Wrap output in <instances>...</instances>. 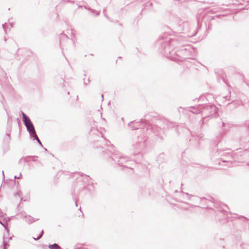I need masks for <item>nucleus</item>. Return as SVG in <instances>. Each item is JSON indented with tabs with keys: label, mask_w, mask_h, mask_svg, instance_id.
Listing matches in <instances>:
<instances>
[{
	"label": "nucleus",
	"mask_w": 249,
	"mask_h": 249,
	"mask_svg": "<svg viewBox=\"0 0 249 249\" xmlns=\"http://www.w3.org/2000/svg\"><path fill=\"white\" fill-rule=\"evenodd\" d=\"M5 25H6V23L2 24V27H3V29H4V31L6 32V29H5Z\"/></svg>",
	"instance_id": "obj_9"
},
{
	"label": "nucleus",
	"mask_w": 249,
	"mask_h": 249,
	"mask_svg": "<svg viewBox=\"0 0 249 249\" xmlns=\"http://www.w3.org/2000/svg\"><path fill=\"white\" fill-rule=\"evenodd\" d=\"M75 204H76V206H77V202H75Z\"/></svg>",
	"instance_id": "obj_14"
},
{
	"label": "nucleus",
	"mask_w": 249,
	"mask_h": 249,
	"mask_svg": "<svg viewBox=\"0 0 249 249\" xmlns=\"http://www.w3.org/2000/svg\"><path fill=\"white\" fill-rule=\"evenodd\" d=\"M12 240V237H4L3 238V246L4 249H6L10 246V242Z\"/></svg>",
	"instance_id": "obj_4"
},
{
	"label": "nucleus",
	"mask_w": 249,
	"mask_h": 249,
	"mask_svg": "<svg viewBox=\"0 0 249 249\" xmlns=\"http://www.w3.org/2000/svg\"><path fill=\"white\" fill-rule=\"evenodd\" d=\"M25 220L28 224H31L36 221V219L29 215L25 216Z\"/></svg>",
	"instance_id": "obj_5"
},
{
	"label": "nucleus",
	"mask_w": 249,
	"mask_h": 249,
	"mask_svg": "<svg viewBox=\"0 0 249 249\" xmlns=\"http://www.w3.org/2000/svg\"><path fill=\"white\" fill-rule=\"evenodd\" d=\"M43 231H42L41 232V234L39 235V236H38L37 238H34V239L35 240H38L43 235Z\"/></svg>",
	"instance_id": "obj_8"
},
{
	"label": "nucleus",
	"mask_w": 249,
	"mask_h": 249,
	"mask_svg": "<svg viewBox=\"0 0 249 249\" xmlns=\"http://www.w3.org/2000/svg\"><path fill=\"white\" fill-rule=\"evenodd\" d=\"M20 177H18L17 176H15V178H19Z\"/></svg>",
	"instance_id": "obj_12"
},
{
	"label": "nucleus",
	"mask_w": 249,
	"mask_h": 249,
	"mask_svg": "<svg viewBox=\"0 0 249 249\" xmlns=\"http://www.w3.org/2000/svg\"><path fill=\"white\" fill-rule=\"evenodd\" d=\"M128 125L131 127L132 130L142 128L143 127L142 123L135 121L131 122L128 124Z\"/></svg>",
	"instance_id": "obj_2"
},
{
	"label": "nucleus",
	"mask_w": 249,
	"mask_h": 249,
	"mask_svg": "<svg viewBox=\"0 0 249 249\" xmlns=\"http://www.w3.org/2000/svg\"><path fill=\"white\" fill-rule=\"evenodd\" d=\"M50 249H59L60 247L56 244H53L49 246Z\"/></svg>",
	"instance_id": "obj_6"
},
{
	"label": "nucleus",
	"mask_w": 249,
	"mask_h": 249,
	"mask_svg": "<svg viewBox=\"0 0 249 249\" xmlns=\"http://www.w3.org/2000/svg\"><path fill=\"white\" fill-rule=\"evenodd\" d=\"M99 14V12L98 11L96 12V15H98Z\"/></svg>",
	"instance_id": "obj_10"
},
{
	"label": "nucleus",
	"mask_w": 249,
	"mask_h": 249,
	"mask_svg": "<svg viewBox=\"0 0 249 249\" xmlns=\"http://www.w3.org/2000/svg\"><path fill=\"white\" fill-rule=\"evenodd\" d=\"M33 139L34 140H36L37 141V142H38V143L41 146H42V144L40 142V141L39 140V139H38V137L37 136V138L36 137V136H34V137H33Z\"/></svg>",
	"instance_id": "obj_7"
},
{
	"label": "nucleus",
	"mask_w": 249,
	"mask_h": 249,
	"mask_svg": "<svg viewBox=\"0 0 249 249\" xmlns=\"http://www.w3.org/2000/svg\"><path fill=\"white\" fill-rule=\"evenodd\" d=\"M128 161H129V160L128 158L125 157H120L119 160H118V164L120 166L127 167V164L126 163Z\"/></svg>",
	"instance_id": "obj_3"
},
{
	"label": "nucleus",
	"mask_w": 249,
	"mask_h": 249,
	"mask_svg": "<svg viewBox=\"0 0 249 249\" xmlns=\"http://www.w3.org/2000/svg\"><path fill=\"white\" fill-rule=\"evenodd\" d=\"M0 223L3 226H4V227H5V225L2 223H1L0 221Z\"/></svg>",
	"instance_id": "obj_11"
},
{
	"label": "nucleus",
	"mask_w": 249,
	"mask_h": 249,
	"mask_svg": "<svg viewBox=\"0 0 249 249\" xmlns=\"http://www.w3.org/2000/svg\"><path fill=\"white\" fill-rule=\"evenodd\" d=\"M22 114L24 124L29 133L30 137L33 138L36 136L37 138V135L36 133L35 127L30 119L24 112H22Z\"/></svg>",
	"instance_id": "obj_1"
},
{
	"label": "nucleus",
	"mask_w": 249,
	"mask_h": 249,
	"mask_svg": "<svg viewBox=\"0 0 249 249\" xmlns=\"http://www.w3.org/2000/svg\"><path fill=\"white\" fill-rule=\"evenodd\" d=\"M3 176H4V171H2Z\"/></svg>",
	"instance_id": "obj_13"
}]
</instances>
